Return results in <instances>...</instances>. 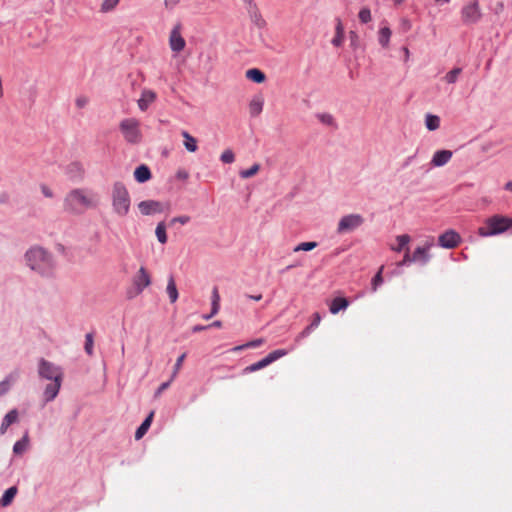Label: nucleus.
I'll return each instance as SVG.
<instances>
[{"mask_svg": "<svg viewBox=\"0 0 512 512\" xmlns=\"http://www.w3.org/2000/svg\"><path fill=\"white\" fill-rule=\"evenodd\" d=\"M87 103H88V98H86V97L82 96V97H79L76 99V106L78 108H84L87 105Z\"/></svg>", "mask_w": 512, "mask_h": 512, "instance_id": "3c124183", "label": "nucleus"}, {"mask_svg": "<svg viewBox=\"0 0 512 512\" xmlns=\"http://www.w3.org/2000/svg\"><path fill=\"white\" fill-rule=\"evenodd\" d=\"M220 304L218 303H212L210 316H214L219 312Z\"/></svg>", "mask_w": 512, "mask_h": 512, "instance_id": "864d4df0", "label": "nucleus"}, {"mask_svg": "<svg viewBox=\"0 0 512 512\" xmlns=\"http://www.w3.org/2000/svg\"><path fill=\"white\" fill-rule=\"evenodd\" d=\"M505 189L508 190V191H512V182H507L505 184Z\"/></svg>", "mask_w": 512, "mask_h": 512, "instance_id": "e2e57ef3", "label": "nucleus"}, {"mask_svg": "<svg viewBox=\"0 0 512 512\" xmlns=\"http://www.w3.org/2000/svg\"><path fill=\"white\" fill-rule=\"evenodd\" d=\"M358 16H359V20L362 23H368L371 21V12H370V9H368V8L361 9Z\"/></svg>", "mask_w": 512, "mask_h": 512, "instance_id": "79ce46f5", "label": "nucleus"}, {"mask_svg": "<svg viewBox=\"0 0 512 512\" xmlns=\"http://www.w3.org/2000/svg\"><path fill=\"white\" fill-rule=\"evenodd\" d=\"M130 195L121 182H116L112 188V206L114 212L119 216H125L130 210Z\"/></svg>", "mask_w": 512, "mask_h": 512, "instance_id": "20e7f679", "label": "nucleus"}, {"mask_svg": "<svg viewBox=\"0 0 512 512\" xmlns=\"http://www.w3.org/2000/svg\"><path fill=\"white\" fill-rule=\"evenodd\" d=\"M138 209L142 215H153L163 212L164 207L159 201L146 200L138 204Z\"/></svg>", "mask_w": 512, "mask_h": 512, "instance_id": "ddd939ff", "label": "nucleus"}, {"mask_svg": "<svg viewBox=\"0 0 512 512\" xmlns=\"http://www.w3.org/2000/svg\"><path fill=\"white\" fill-rule=\"evenodd\" d=\"M336 33L344 35V28H343V25L340 20L338 21V23L336 25Z\"/></svg>", "mask_w": 512, "mask_h": 512, "instance_id": "4d7b16f0", "label": "nucleus"}, {"mask_svg": "<svg viewBox=\"0 0 512 512\" xmlns=\"http://www.w3.org/2000/svg\"><path fill=\"white\" fill-rule=\"evenodd\" d=\"M435 2H436L437 4H443V3H448V2H450V0H435Z\"/></svg>", "mask_w": 512, "mask_h": 512, "instance_id": "0e129e2a", "label": "nucleus"}, {"mask_svg": "<svg viewBox=\"0 0 512 512\" xmlns=\"http://www.w3.org/2000/svg\"><path fill=\"white\" fill-rule=\"evenodd\" d=\"M182 137L184 138L183 145L186 148L188 152L194 153L197 151V139L193 137L190 133L187 131L181 132Z\"/></svg>", "mask_w": 512, "mask_h": 512, "instance_id": "aec40b11", "label": "nucleus"}, {"mask_svg": "<svg viewBox=\"0 0 512 512\" xmlns=\"http://www.w3.org/2000/svg\"><path fill=\"white\" fill-rule=\"evenodd\" d=\"M321 121L327 124H330L332 122V117L329 114H323L320 117Z\"/></svg>", "mask_w": 512, "mask_h": 512, "instance_id": "5fc2aeb1", "label": "nucleus"}, {"mask_svg": "<svg viewBox=\"0 0 512 512\" xmlns=\"http://www.w3.org/2000/svg\"><path fill=\"white\" fill-rule=\"evenodd\" d=\"M403 51H404V53H405V61H407V60H408V58H409L410 52H409V50H408V48H407V47H404V48H403Z\"/></svg>", "mask_w": 512, "mask_h": 512, "instance_id": "680f3d73", "label": "nucleus"}, {"mask_svg": "<svg viewBox=\"0 0 512 512\" xmlns=\"http://www.w3.org/2000/svg\"><path fill=\"white\" fill-rule=\"evenodd\" d=\"M53 382L48 384L44 390V397L46 402H50L56 398L61 388L62 379L52 380Z\"/></svg>", "mask_w": 512, "mask_h": 512, "instance_id": "f3484780", "label": "nucleus"}, {"mask_svg": "<svg viewBox=\"0 0 512 512\" xmlns=\"http://www.w3.org/2000/svg\"><path fill=\"white\" fill-rule=\"evenodd\" d=\"M155 234L160 243L165 244L167 242L166 226L164 222L158 223Z\"/></svg>", "mask_w": 512, "mask_h": 512, "instance_id": "7c9ffc66", "label": "nucleus"}, {"mask_svg": "<svg viewBox=\"0 0 512 512\" xmlns=\"http://www.w3.org/2000/svg\"><path fill=\"white\" fill-rule=\"evenodd\" d=\"M153 417H154V412L152 411L147 416V418L142 422V424L138 427V429L135 432L136 440L141 439L145 435V433L148 431V429L152 423Z\"/></svg>", "mask_w": 512, "mask_h": 512, "instance_id": "5701e85b", "label": "nucleus"}, {"mask_svg": "<svg viewBox=\"0 0 512 512\" xmlns=\"http://www.w3.org/2000/svg\"><path fill=\"white\" fill-rule=\"evenodd\" d=\"M93 335L91 333L86 334L85 336V351L88 355L93 354Z\"/></svg>", "mask_w": 512, "mask_h": 512, "instance_id": "a19ab883", "label": "nucleus"}, {"mask_svg": "<svg viewBox=\"0 0 512 512\" xmlns=\"http://www.w3.org/2000/svg\"><path fill=\"white\" fill-rule=\"evenodd\" d=\"M134 177L137 182L144 183L151 178L150 169L146 165H140L135 169Z\"/></svg>", "mask_w": 512, "mask_h": 512, "instance_id": "4be33fe9", "label": "nucleus"}, {"mask_svg": "<svg viewBox=\"0 0 512 512\" xmlns=\"http://www.w3.org/2000/svg\"><path fill=\"white\" fill-rule=\"evenodd\" d=\"M512 228V218L500 214L487 218L484 225L478 229V234L482 237L502 234Z\"/></svg>", "mask_w": 512, "mask_h": 512, "instance_id": "7ed1b4c3", "label": "nucleus"}, {"mask_svg": "<svg viewBox=\"0 0 512 512\" xmlns=\"http://www.w3.org/2000/svg\"><path fill=\"white\" fill-rule=\"evenodd\" d=\"M207 327L206 326H201V325H196L192 328V331L193 332H199V331H202L204 329H206Z\"/></svg>", "mask_w": 512, "mask_h": 512, "instance_id": "13d9d810", "label": "nucleus"}, {"mask_svg": "<svg viewBox=\"0 0 512 512\" xmlns=\"http://www.w3.org/2000/svg\"><path fill=\"white\" fill-rule=\"evenodd\" d=\"M263 343H264V339L259 338V339H255L253 341H250V342H248L247 344H245V345H243L241 347H237L236 349H242L244 347L255 348V347L261 346Z\"/></svg>", "mask_w": 512, "mask_h": 512, "instance_id": "c03bdc74", "label": "nucleus"}, {"mask_svg": "<svg viewBox=\"0 0 512 512\" xmlns=\"http://www.w3.org/2000/svg\"><path fill=\"white\" fill-rule=\"evenodd\" d=\"M461 71V68L452 69L445 75L444 80L449 84L455 83L461 74Z\"/></svg>", "mask_w": 512, "mask_h": 512, "instance_id": "e433bc0d", "label": "nucleus"}, {"mask_svg": "<svg viewBox=\"0 0 512 512\" xmlns=\"http://www.w3.org/2000/svg\"><path fill=\"white\" fill-rule=\"evenodd\" d=\"M264 99L262 96L254 97L249 103V113L251 116L256 117L261 114L263 110Z\"/></svg>", "mask_w": 512, "mask_h": 512, "instance_id": "6ab92c4d", "label": "nucleus"}, {"mask_svg": "<svg viewBox=\"0 0 512 512\" xmlns=\"http://www.w3.org/2000/svg\"><path fill=\"white\" fill-rule=\"evenodd\" d=\"M38 373L41 378L47 380H59L63 378L61 369L45 359L39 361Z\"/></svg>", "mask_w": 512, "mask_h": 512, "instance_id": "1a4fd4ad", "label": "nucleus"}, {"mask_svg": "<svg viewBox=\"0 0 512 512\" xmlns=\"http://www.w3.org/2000/svg\"><path fill=\"white\" fill-rule=\"evenodd\" d=\"M18 420V412L16 409H12L11 411H9L5 417L3 418V421L1 423V426H0V433L1 434H4L7 429L12 425L14 424L15 422H17Z\"/></svg>", "mask_w": 512, "mask_h": 512, "instance_id": "a211bd4d", "label": "nucleus"}, {"mask_svg": "<svg viewBox=\"0 0 512 512\" xmlns=\"http://www.w3.org/2000/svg\"><path fill=\"white\" fill-rule=\"evenodd\" d=\"M364 223V218L360 214H348L343 216L337 225V233H349L359 228Z\"/></svg>", "mask_w": 512, "mask_h": 512, "instance_id": "0eeeda50", "label": "nucleus"}, {"mask_svg": "<svg viewBox=\"0 0 512 512\" xmlns=\"http://www.w3.org/2000/svg\"><path fill=\"white\" fill-rule=\"evenodd\" d=\"M248 297H249L250 299L255 300V301H259V300H261V299H262V294H258V295H248Z\"/></svg>", "mask_w": 512, "mask_h": 512, "instance_id": "bf43d9fd", "label": "nucleus"}, {"mask_svg": "<svg viewBox=\"0 0 512 512\" xmlns=\"http://www.w3.org/2000/svg\"><path fill=\"white\" fill-rule=\"evenodd\" d=\"M211 301H212V303L220 304V295H219L217 287H214L212 290Z\"/></svg>", "mask_w": 512, "mask_h": 512, "instance_id": "09e8293b", "label": "nucleus"}, {"mask_svg": "<svg viewBox=\"0 0 512 512\" xmlns=\"http://www.w3.org/2000/svg\"><path fill=\"white\" fill-rule=\"evenodd\" d=\"M396 241L397 245H392L391 250L395 252H401L402 250H406V248H408L407 245L410 243L411 237L408 234L398 235L396 237Z\"/></svg>", "mask_w": 512, "mask_h": 512, "instance_id": "b1692460", "label": "nucleus"}, {"mask_svg": "<svg viewBox=\"0 0 512 512\" xmlns=\"http://www.w3.org/2000/svg\"><path fill=\"white\" fill-rule=\"evenodd\" d=\"M190 221V217L187 216V215H182V216H178V217H174L170 224L173 225L174 223H180L182 225H185L187 224L188 222Z\"/></svg>", "mask_w": 512, "mask_h": 512, "instance_id": "a18cd8bd", "label": "nucleus"}, {"mask_svg": "<svg viewBox=\"0 0 512 512\" xmlns=\"http://www.w3.org/2000/svg\"><path fill=\"white\" fill-rule=\"evenodd\" d=\"M151 277L145 267L141 266L133 277V288L127 292L128 298H134L141 294L143 290L150 286Z\"/></svg>", "mask_w": 512, "mask_h": 512, "instance_id": "423d86ee", "label": "nucleus"}, {"mask_svg": "<svg viewBox=\"0 0 512 512\" xmlns=\"http://www.w3.org/2000/svg\"><path fill=\"white\" fill-rule=\"evenodd\" d=\"M425 124L428 130H437L440 126V118L436 115L429 114L426 116Z\"/></svg>", "mask_w": 512, "mask_h": 512, "instance_id": "c85d7f7f", "label": "nucleus"}, {"mask_svg": "<svg viewBox=\"0 0 512 512\" xmlns=\"http://www.w3.org/2000/svg\"><path fill=\"white\" fill-rule=\"evenodd\" d=\"M17 374H10L5 380L0 382V396L4 395L10 389L11 384L16 380Z\"/></svg>", "mask_w": 512, "mask_h": 512, "instance_id": "c756f323", "label": "nucleus"}, {"mask_svg": "<svg viewBox=\"0 0 512 512\" xmlns=\"http://www.w3.org/2000/svg\"><path fill=\"white\" fill-rule=\"evenodd\" d=\"M179 3L180 0H164L165 8L168 10L174 9Z\"/></svg>", "mask_w": 512, "mask_h": 512, "instance_id": "49530a36", "label": "nucleus"}, {"mask_svg": "<svg viewBox=\"0 0 512 512\" xmlns=\"http://www.w3.org/2000/svg\"><path fill=\"white\" fill-rule=\"evenodd\" d=\"M433 246L434 238H430L423 246H419L414 250L412 260H414L415 263L427 264L430 260L429 251Z\"/></svg>", "mask_w": 512, "mask_h": 512, "instance_id": "9b49d317", "label": "nucleus"}, {"mask_svg": "<svg viewBox=\"0 0 512 512\" xmlns=\"http://www.w3.org/2000/svg\"><path fill=\"white\" fill-rule=\"evenodd\" d=\"M391 37V30L388 27L381 28L379 31V43L387 47Z\"/></svg>", "mask_w": 512, "mask_h": 512, "instance_id": "2f4dec72", "label": "nucleus"}, {"mask_svg": "<svg viewBox=\"0 0 512 512\" xmlns=\"http://www.w3.org/2000/svg\"><path fill=\"white\" fill-rule=\"evenodd\" d=\"M212 317H213V316H210V314H208V315H204V316H203V318H204V319H206V320H208V319H210V318H212Z\"/></svg>", "mask_w": 512, "mask_h": 512, "instance_id": "774afa93", "label": "nucleus"}, {"mask_svg": "<svg viewBox=\"0 0 512 512\" xmlns=\"http://www.w3.org/2000/svg\"><path fill=\"white\" fill-rule=\"evenodd\" d=\"M220 160L226 164L233 163L235 160L234 152L231 149L224 150L220 156Z\"/></svg>", "mask_w": 512, "mask_h": 512, "instance_id": "58836bf2", "label": "nucleus"}, {"mask_svg": "<svg viewBox=\"0 0 512 512\" xmlns=\"http://www.w3.org/2000/svg\"><path fill=\"white\" fill-rule=\"evenodd\" d=\"M395 5H401L405 0H393Z\"/></svg>", "mask_w": 512, "mask_h": 512, "instance_id": "69168bd1", "label": "nucleus"}, {"mask_svg": "<svg viewBox=\"0 0 512 512\" xmlns=\"http://www.w3.org/2000/svg\"><path fill=\"white\" fill-rule=\"evenodd\" d=\"M17 494V488L12 486L8 488L0 499V505L6 507L10 505Z\"/></svg>", "mask_w": 512, "mask_h": 512, "instance_id": "bb28decb", "label": "nucleus"}, {"mask_svg": "<svg viewBox=\"0 0 512 512\" xmlns=\"http://www.w3.org/2000/svg\"><path fill=\"white\" fill-rule=\"evenodd\" d=\"M210 326L220 328V327H222V322L217 320V321H214Z\"/></svg>", "mask_w": 512, "mask_h": 512, "instance_id": "052dcab7", "label": "nucleus"}, {"mask_svg": "<svg viewBox=\"0 0 512 512\" xmlns=\"http://www.w3.org/2000/svg\"><path fill=\"white\" fill-rule=\"evenodd\" d=\"M452 151L450 150H439L436 151L432 157L431 164L434 167H441L447 164L452 158Z\"/></svg>", "mask_w": 512, "mask_h": 512, "instance_id": "dca6fc26", "label": "nucleus"}, {"mask_svg": "<svg viewBox=\"0 0 512 512\" xmlns=\"http://www.w3.org/2000/svg\"><path fill=\"white\" fill-rule=\"evenodd\" d=\"M317 246H318V243L315 242V241L302 242V243H299L298 245H296L293 248V252L297 253V252H300V251H311L314 248H316Z\"/></svg>", "mask_w": 512, "mask_h": 512, "instance_id": "473e14b6", "label": "nucleus"}, {"mask_svg": "<svg viewBox=\"0 0 512 512\" xmlns=\"http://www.w3.org/2000/svg\"><path fill=\"white\" fill-rule=\"evenodd\" d=\"M119 129L124 139L131 144H137L142 139L140 122L136 118H126L122 120L119 124Z\"/></svg>", "mask_w": 512, "mask_h": 512, "instance_id": "39448f33", "label": "nucleus"}, {"mask_svg": "<svg viewBox=\"0 0 512 512\" xmlns=\"http://www.w3.org/2000/svg\"><path fill=\"white\" fill-rule=\"evenodd\" d=\"M186 358V353H183L181 354L177 360H176V363L174 365V369H173V373H172V379H175V377L177 376L178 372L180 371L181 367H182V364L184 362Z\"/></svg>", "mask_w": 512, "mask_h": 512, "instance_id": "ea45409f", "label": "nucleus"}, {"mask_svg": "<svg viewBox=\"0 0 512 512\" xmlns=\"http://www.w3.org/2000/svg\"><path fill=\"white\" fill-rule=\"evenodd\" d=\"M27 265L41 275H50L54 268L52 255L41 247H33L25 254Z\"/></svg>", "mask_w": 512, "mask_h": 512, "instance_id": "f03ea898", "label": "nucleus"}, {"mask_svg": "<svg viewBox=\"0 0 512 512\" xmlns=\"http://www.w3.org/2000/svg\"><path fill=\"white\" fill-rule=\"evenodd\" d=\"M259 170H260V165L254 164L249 169L240 171L239 175L241 178L247 179V178H251L254 175H256Z\"/></svg>", "mask_w": 512, "mask_h": 512, "instance_id": "c9c22d12", "label": "nucleus"}, {"mask_svg": "<svg viewBox=\"0 0 512 512\" xmlns=\"http://www.w3.org/2000/svg\"><path fill=\"white\" fill-rule=\"evenodd\" d=\"M321 322V315L318 313V312H315L313 314V319H312V322L309 326H307L298 336L297 340H299L300 338H303L305 336H307L310 331L316 327H318V325L320 324Z\"/></svg>", "mask_w": 512, "mask_h": 512, "instance_id": "cd10ccee", "label": "nucleus"}, {"mask_svg": "<svg viewBox=\"0 0 512 512\" xmlns=\"http://www.w3.org/2000/svg\"><path fill=\"white\" fill-rule=\"evenodd\" d=\"M383 270H384V266H381L379 268L378 272L376 273V275L373 277L372 282H371L372 291H376L378 286L383 283V277H382Z\"/></svg>", "mask_w": 512, "mask_h": 512, "instance_id": "4c0bfd02", "label": "nucleus"}, {"mask_svg": "<svg viewBox=\"0 0 512 512\" xmlns=\"http://www.w3.org/2000/svg\"><path fill=\"white\" fill-rule=\"evenodd\" d=\"M173 380L174 379L171 378L169 381L162 383L156 392V396L160 395L164 390H166L170 386V384L172 383Z\"/></svg>", "mask_w": 512, "mask_h": 512, "instance_id": "8fccbe9b", "label": "nucleus"}, {"mask_svg": "<svg viewBox=\"0 0 512 512\" xmlns=\"http://www.w3.org/2000/svg\"><path fill=\"white\" fill-rule=\"evenodd\" d=\"M246 77H247V79H249L255 83H259V84L263 83L266 79L265 74L257 68H252V69L247 70Z\"/></svg>", "mask_w": 512, "mask_h": 512, "instance_id": "393cba45", "label": "nucleus"}, {"mask_svg": "<svg viewBox=\"0 0 512 512\" xmlns=\"http://www.w3.org/2000/svg\"><path fill=\"white\" fill-rule=\"evenodd\" d=\"M246 4H248L249 6L253 5L254 4V0H243Z\"/></svg>", "mask_w": 512, "mask_h": 512, "instance_id": "338daca9", "label": "nucleus"}, {"mask_svg": "<svg viewBox=\"0 0 512 512\" xmlns=\"http://www.w3.org/2000/svg\"><path fill=\"white\" fill-rule=\"evenodd\" d=\"M95 195L87 189H73L64 199V210L73 213L81 214L87 209L95 206Z\"/></svg>", "mask_w": 512, "mask_h": 512, "instance_id": "f257e3e1", "label": "nucleus"}, {"mask_svg": "<svg viewBox=\"0 0 512 512\" xmlns=\"http://www.w3.org/2000/svg\"><path fill=\"white\" fill-rule=\"evenodd\" d=\"M344 35L335 33L334 38L332 39V44L334 46H340L343 43Z\"/></svg>", "mask_w": 512, "mask_h": 512, "instance_id": "de8ad7c7", "label": "nucleus"}, {"mask_svg": "<svg viewBox=\"0 0 512 512\" xmlns=\"http://www.w3.org/2000/svg\"><path fill=\"white\" fill-rule=\"evenodd\" d=\"M349 301L344 297H336L330 303L329 309L332 314H337L340 310L348 307Z\"/></svg>", "mask_w": 512, "mask_h": 512, "instance_id": "412c9836", "label": "nucleus"}, {"mask_svg": "<svg viewBox=\"0 0 512 512\" xmlns=\"http://www.w3.org/2000/svg\"><path fill=\"white\" fill-rule=\"evenodd\" d=\"M409 263H415V262H414V260H412V254H410V249L406 248L404 257H403L402 261L399 262L398 265L402 266V265H407Z\"/></svg>", "mask_w": 512, "mask_h": 512, "instance_id": "37998d69", "label": "nucleus"}, {"mask_svg": "<svg viewBox=\"0 0 512 512\" xmlns=\"http://www.w3.org/2000/svg\"><path fill=\"white\" fill-rule=\"evenodd\" d=\"M28 443H29L28 437L24 436L21 440L17 441L14 444V447H13L14 453H16V454L23 453L27 449Z\"/></svg>", "mask_w": 512, "mask_h": 512, "instance_id": "f704fd0d", "label": "nucleus"}, {"mask_svg": "<svg viewBox=\"0 0 512 512\" xmlns=\"http://www.w3.org/2000/svg\"><path fill=\"white\" fill-rule=\"evenodd\" d=\"M41 192L43 193V195L47 198H52L53 197V192L52 190L46 186V185H42L41 186Z\"/></svg>", "mask_w": 512, "mask_h": 512, "instance_id": "603ef678", "label": "nucleus"}, {"mask_svg": "<svg viewBox=\"0 0 512 512\" xmlns=\"http://www.w3.org/2000/svg\"><path fill=\"white\" fill-rule=\"evenodd\" d=\"M157 99V93L151 89H143L137 101L138 108L145 112Z\"/></svg>", "mask_w": 512, "mask_h": 512, "instance_id": "2eb2a0df", "label": "nucleus"}, {"mask_svg": "<svg viewBox=\"0 0 512 512\" xmlns=\"http://www.w3.org/2000/svg\"><path fill=\"white\" fill-rule=\"evenodd\" d=\"M460 235L454 230H448L439 236V245L446 249H452L459 245Z\"/></svg>", "mask_w": 512, "mask_h": 512, "instance_id": "f8f14e48", "label": "nucleus"}, {"mask_svg": "<svg viewBox=\"0 0 512 512\" xmlns=\"http://www.w3.org/2000/svg\"><path fill=\"white\" fill-rule=\"evenodd\" d=\"M166 291L169 296L170 302L175 303L178 299V290L173 276H170L168 278Z\"/></svg>", "mask_w": 512, "mask_h": 512, "instance_id": "a878e982", "label": "nucleus"}, {"mask_svg": "<svg viewBox=\"0 0 512 512\" xmlns=\"http://www.w3.org/2000/svg\"><path fill=\"white\" fill-rule=\"evenodd\" d=\"M169 45L172 51L180 52L185 48L186 42L180 32V26H175L169 37Z\"/></svg>", "mask_w": 512, "mask_h": 512, "instance_id": "4468645a", "label": "nucleus"}, {"mask_svg": "<svg viewBox=\"0 0 512 512\" xmlns=\"http://www.w3.org/2000/svg\"><path fill=\"white\" fill-rule=\"evenodd\" d=\"M481 16V10L477 1L467 4L461 10L462 21L465 24L476 23L480 20Z\"/></svg>", "mask_w": 512, "mask_h": 512, "instance_id": "9d476101", "label": "nucleus"}, {"mask_svg": "<svg viewBox=\"0 0 512 512\" xmlns=\"http://www.w3.org/2000/svg\"><path fill=\"white\" fill-rule=\"evenodd\" d=\"M177 178L185 180L188 178V173L185 170H179L177 172Z\"/></svg>", "mask_w": 512, "mask_h": 512, "instance_id": "6e6d98bb", "label": "nucleus"}, {"mask_svg": "<svg viewBox=\"0 0 512 512\" xmlns=\"http://www.w3.org/2000/svg\"><path fill=\"white\" fill-rule=\"evenodd\" d=\"M287 353H288V351L285 349L274 350L271 353H269L266 357L261 359L260 361L247 366L244 369V372L251 373V372H255L260 369H263V368L267 367L268 365H270L271 363H273L274 361L278 360L279 358L287 355Z\"/></svg>", "mask_w": 512, "mask_h": 512, "instance_id": "6e6552de", "label": "nucleus"}, {"mask_svg": "<svg viewBox=\"0 0 512 512\" xmlns=\"http://www.w3.org/2000/svg\"><path fill=\"white\" fill-rule=\"evenodd\" d=\"M120 0H103L100 6V11L102 13H107L116 8V6L119 4Z\"/></svg>", "mask_w": 512, "mask_h": 512, "instance_id": "72a5a7b5", "label": "nucleus"}]
</instances>
